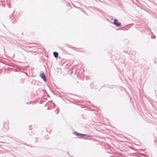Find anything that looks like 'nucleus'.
<instances>
[{
  "label": "nucleus",
  "mask_w": 157,
  "mask_h": 157,
  "mask_svg": "<svg viewBox=\"0 0 157 157\" xmlns=\"http://www.w3.org/2000/svg\"><path fill=\"white\" fill-rule=\"evenodd\" d=\"M113 24L117 27H120L121 25V23L118 22V21L117 19H114Z\"/></svg>",
  "instance_id": "obj_1"
},
{
  "label": "nucleus",
  "mask_w": 157,
  "mask_h": 157,
  "mask_svg": "<svg viewBox=\"0 0 157 157\" xmlns=\"http://www.w3.org/2000/svg\"><path fill=\"white\" fill-rule=\"evenodd\" d=\"M40 76L42 78L43 80L45 82H46V78L45 74L44 72L40 73Z\"/></svg>",
  "instance_id": "obj_2"
},
{
  "label": "nucleus",
  "mask_w": 157,
  "mask_h": 157,
  "mask_svg": "<svg viewBox=\"0 0 157 157\" xmlns=\"http://www.w3.org/2000/svg\"><path fill=\"white\" fill-rule=\"evenodd\" d=\"M53 56L55 58H56L58 56V53L56 52H53Z\"/></svg>",
  "instance_id": "obj_3"
},
{
  "label": "nucleus",
  "mask_w": 157,
  "mask_h": 157,
  "mask_svg": "<svg viewBox=\"0 0 157 157\" xmlns=\"http://www.w3.org/2000/svg\"><path fill=\"white\" fill-rule=\"evenodd\" d=\"M73 133L74 135L77 136H79L80 133L74 131Z\"/></svg>",
  "instance_id": "obj_4"
},
{
  "label": "nucleus",
  "mask_w": 157,
  "mask_h": 157,
  "mask_svg": "<svg viewBox=\"0 0 157 157\" xmlns=\"http://www.w3.org/2000/svg\"><path fill=\"white\" fill-rule=\"evenodd\" d=\"M86 135H87V134H82V133H80L79 136H80V137H81L84 136H86Z\"/></svg>",
  "instance_id": "obj_5"
},
{
  "label": "nucleus",
  "mask_w": 157,
  "mask_h": 157,
  "mask_svg": "<svg viewBox=\"0 0 157 157\" xmlns=\"http://www.w3.org/2000/svg\"><path fill=\"white\" fill-rule=\"evenodd\" d=\"M80 105L81 106V108H84V107H86L85 106V105Z\"/></svg>",
  "instance_id": "obj_6"
},
{
  "label": "nucleus",
  "mask_w": 157,
  "mask_h": 157,
  "mask_svg": "<svg viewBox=\"0 0 157 157\" xmlns=\"http://www.w3.org/2000/svg\"><path fill=\"white\" fill-rule=\"evenodd\" d=\"M114 86L113 85L110 86L109 87V88H114Z\"/></svg>",
  "instance_id": "obj_7"
},
{
  "label": "nucleus",
  "mask_w": 157,
  "mask_h": 157,
  "mask_svg": "<svg viewBox=\"0 0 157 157\" xmlns=\"http://www.w3.org/2000/svg\"><path fill=\"white\" fill-rule=\"evenodd\" d=\"M15 19L13 20H11V22L12 23H14V22H15Z\"/></svg>",
  "instance_id": "obj_8"
},
{
  "label": "nucleus",
  "mask_w": 157,
  "mask_h": 157,
  "mask_svg": "<svg viewBox=\"0 0 157 157\" xmlns=\"http://www.w3.org/2000/svg\"><path fill=\"white\" fill-rule=\"evenodd\" d=\"M55 111H56V114H57L59 112V110H58L56 109Z\"/></svg>",
  "instance_id": "obj_9"
},
{
  "label": "nucleus",
  "mask_w": 157,
  "mask_h": 157,
  "mask_svg": "<svg viewBox=\"0 0 157 157\" xmlns=\"http://www.w3.org/2000/svg\"><path fill=\"white\" fill-rule=\"evenodd\" d=\"M154 36V37H152V36H151V38H155V36Z\"/></svg>",
  "instance_id": "obj_10"
},
{
  "label": "nucleus",
  "mask_w": 157,
  "mask_h": 157,
  "mask_svg": "<svg viewBox=\"0 0 157 157\" xmlns=\"http://www.w3.org/2000/svg\"><path fill=\"white\" fill-rule=\"evenodd\" d=\"M23 80H22V83H23Z\"/></svg>",
  "instance_id": "obj_11"
},
{
  "label": "nucleus",
  "mask_w": 157,
  "mask_h": 157,
  "mask_svg": "<svg viewBox=\"0 0 157 157\" xmlns=\"http://www.w3.org/2000/svg\"><path fill=\"white\" fill-rule=\"evenodd\" d=\"M89 102L90 103V101H89Z\"/></svg>",
  "instance_id": "obj_12"
}]
</instances>
